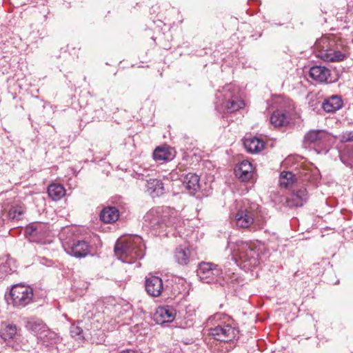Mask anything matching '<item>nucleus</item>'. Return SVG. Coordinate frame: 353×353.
I'll return each mask as SVG.
<instances>
[{"instance_id":"0eeeda50","label":"nucleus","mask_w":353,"mask_h":353,"mask_svg":"<svg viewBox=\"0 0 353 353\" xmlns=\"http://www.w3.org/2000/svg\"><path fill=\"white\" fill-rule=\"evenodd\" d=\"M10 296L14 307H23L32 301L33 290L30 286L15 284L10 290Z\"/></svg>"},{"instance_id":"f257e3e1","label":"nucleus","mask_w":353,"mask_h":353,"mask_svg":"<svg viewBox=\"0 0 353 353\" xmlns=\"http://www.w3.org/2000/svg\"><path fill=\"white\" fill-rule=\"evenodd\" d=\"M316 57L326 62H338L345 59L348 49L342 41L334 36H323L314 43Z\"/></svg>"},{"instance_id":"4be33fe9","label":"nucleus","mask_w":353,"mask_h":353,"mask_svg":"<svg viewBox=\"0 0 353 353\" xmlns=\"http://www.w3.org/2000/svg\"><path fill=\"white\" fill-rule=\"evenodd\" d=\"M264 146L263 141L256 137L244 139V148L250 153L259 152Z\"/></svg>"},{"instance_id":"9d476101","label":"nucleus","mask_w":353,"mask_h":353,"mask_svg":"<svg viewBox=\"0 0 353 353\" xmlns=\"http://www.w3.org/2000/svg\"><path fill=\"white\" fill-rule=\"evenodd\" d=\"M65 252L75 258H84L90 253L91 247L85 241H76L64 245Z\"/></svg>"},{"instance_id":"f03ea898","label":"nucleus","mask_w":353,"mask_h":353,"mask_svg":"<svg viewBox=\"0 0 353 353\" xmlns=\"http://www.w3.org/2000/svg\"><path fill=\"white\" fill-rule=\"evenodd\" d=\"M114 253L124 263H132L135 260L142 259L145 254L142 238L134 236L117 241L114 246Z\"/></svg>"},{"instance_id":"473e14b6","label":"nucleus","mask_w":353,"mask_h":353,"mask_svg":"<svg viewBox=\"0 0 353 353\" xmlns=\"http://www.w3.org/2000/svg\"><path fill=\"white\" fill-rule=\"evenodd\" d=\"M295 181V175L291 172H282L280 174L279 183L283 188H288Z\"/></svg>"},{"instance_id":"9b49d317","label":"nucleus","mask_w":353,"mask_h":353,"mask_svg":"<svg viewBox=\"0 0 353 353\" xmlns=\"http://www.w3.org/2000/svg\"><path fill=\"white\" fill-rule=\"evenodd\" d=\"M248 204L249 206L244 209V229L252 224L259 225L263 221L259 205L256 203Z\"/></svg>"},{"instance_id":"5701e85b","label":"nucleus","mask_w":353,"mask_h":353,"mask_svg":"<svg viewBox=\"0 0 353 353\" xmlns=\"http://www.w3.org/2000/svg\"><path fill=\"white\" fill-rule=\"evenodd\" d=\"M119 212L115 207H106L100 213V219L105 223H112L118 220Z\"/></svg>"},{"instance_id":"423d86ee","label":"nucleus","mask_w":353,"mask_h":353,"mask_svg":"<svg viewBox=\"0 0 353 353\" xmlns=\"http://www.w3.org/2000/svg\"><path fill=\"white\" fill-rule=\"evenodd\" d=\"M169 208H158L148 212L145 216V221L148 222L149 226L153 229L163 228L174 226L176 223V217L170 215Z\"/></svg>"},{"instance_id":"39448f33","label":"nucleus","mask_w":353,"mask_h":353,"mask_svg":"<svg viewBox=\"0 0 353 353\" xmlns=\"http://www.w3.org/2000/svg\"><path fill=\"white\" fill-rule=\"evenodd\" d=\"M230 316L223 313H216L208 319L210 322H220L214 327L209 330V334L214 339L223 342H228L234 339L236 335V330L234 327L226 322L229 321Z\"/></svg>"},{"instance_id":"c85d7f7f","label":"nucleus","mask_w":353,"mask_h":353,"mask_svg":"<svg viewBox=\"0 0 353 353\" xmlns=\"http://www.w3.org/2000/svg\"><path fill=\"white\" fill-rule=\"evenodd\" d=\"M41 226V224L37 225H30L26 228V235L30 241H39L41 240V234L42 231V230L40 228Z\"/></svg>"},{"instance_id":"dca6fc26","label":"nucleus","mask_w":353,"mask_h":353,"mask_svg":"<svg viewBox=\"0 0 353 353\" xmlns=\"http://www.w3.org/2000/svg\"><path fill=\"white\" fill-rule=\"evenodd\" d=\"M309 76L319 83H331V73L330 69L323 65H314L309 70Z\"/></svg>"},{"instance_id":"72a5a7b5","label":"nucleus","mask_w":353,"mask_h":353,"mask_svg":"<svg viewBox=\"0 0 353 353\" xmlns=\"http://www.w3.org/2000/svg\"><path fill=\"white\" fill-rule=\"evenodd\" d=\"M27 327L31 330L37 337L40 336L43 330H46V325L41 321H30L28 322Z\"/></svg>"},{"instance_id":"58836bf2","label":"nucleus","mask_w":353,"mask_h":353,"mask_svg":"<svg viewBox=\"0 0 353 353\" xmlns=\"http://www.w3.org/2000/svg\"><path fill=\"white\" fill-rule=\"evenodd\" d=\"M121 353H141V352H139L135 351V350H124Z\"/></svg>"},{"instance_id":"1a4fd4ad","label":"nucleus","mask_w":353,"mask_h":353,"mask_svg":"<svg viewBox=\"0 0 353 353\" xmlns=\"http://www.w3.org/2000/svg\"><path fill=\"white\" fill-rule=\"evenodd\" d=\"M222 274V270L212 263L201 262L196 270V275L199 279L205 283H214L216 278Z\"/></svg>"},{"instance_id":"f3484780","label":"nucleus","mask_w":353,"mask_h":353,"mask_svg":"<svg viewBox=\"0 0 353 353\" xmlns=\"http://www.w3.org/2000/svg\"><path fill=\"white\" fill-rule=\"evenodd\" d=\"M330 139L328 132L321 130H313L309 131L304 137L305 143L327 144Z\"/></svg>"},{"instance_id":"4468645a","label":"nucleus","mask_w":353,"mask_h":353,"mask_svg":"<svg viewBox=\"0 0 353 353\" xmlns=\"http://www.w3.org/2000/svg\"><path fill=\"white\" fill-rule=\"evenodd\" d=\"M193 259L192 251L188 245H180L174 251V259L180 265H188Z\"/></svg>"},{"instance_id":"20e7f679","label":"nucleus","mask_w":353,"mask_h":353,"mask_svg":"<svg viewBox=\"0 0 353 353\" xmlns=\"http://www.w3.org/2000/svg\"><path fill=\"white\" fill-rule=\"evenodd\" d=\"M268 105L275 109L270 118L272 125L274 127H281L290 123L291 113L294 108L291 100L281 96L273 97L268 101Z\"/></svg>"},{"instance_id":"aec40b11","label":"nucleus","mask_w":353,"mask_h":353,"mask_svg":"<svg viewBox=\"0 0 353 353\" xmlns=\"http://www.w3.org/2000/svg\"><path fill=\"white\" fill-rule=\"evenodd\" d=\"M243 201H235L230 207V219L232 225L239 228H243Z\"/></svg>"},{"instance_id":"7ed1b4c3","label":"nucleus","mask_w":353,"mask_h":353,"mask_svg":"<svg viewBox=\"0 0 353 353\" xmlns=\"http://www.w3.org/2000/svg\"><path fill=\"white\" fill-rule=\"evenodd\" d=\"M243 107V100L239 89L227 85L216 94L215 108L220 113H232Z\"/></svg>"},{"instance_id":"4c0bfd02","label":"nucleus","mask_w":353,"mask_h":353,"mask_svg":"<svg viewBox=\"0 0 353 353\" xmlns=\"http://www.w3.org/2000/svg\"><path fill=\"white\" fill-rule=\"evenodd\" d=\"M82 332L83 330L79 326L72 325L70 327V334L72 337L78 336L80 339Z\"/></svg>"},{"instance_id":"a878e982","label":"nucleus","mask_w":353,"mask_h":353,"mask_svg":"<svg viewBox=\"0 0 353 353\" xmlns=\"http://www.w3.org/2000/svg\"><path fill=\"white\" fill-rule=\"evenodd\" d=\"M65 193L64 187L61 184L53 183L48 186V194L54 201L61 199Z\"/></svg>"},{"instance_id":"412c9836","label":"nucleus","mask_w":353,"mask_h":353,"mask_svg":"<svg viewBox=\"0 0 353 353\" xmlns=\"http://www.w3.org/2000/svg\"><path fill=\"white\" fill-rule=\"evenodd\" d=\"M183 185L190 194L194 195L200 188L199 176L190 172L183 177Z\"/></svg>"},{"instance_id":"ddd939ff","label":"nucleus","mask_w":353,"mask_h":353,"mask_svg":"<svg viewBox=\"0 0 353 353\" xmlns=\"http://www.w3.org/2000/svg\"><path fill=\"white\" fill-rule=\"evenodd\" d=\"M145 288L149 295L158 297L161 295L164 289L163 280L159 276L149 275L145 279Z\"/></svg>"},{"instance_id":"bb28decb","label":"nucleus","mask_w":353,"mask_h":353,"mask_svg":"<svg viewBox=\"0 0 353 353\" xmlns=\"http://www.w3.org/2000/svg\"><path fill=\"white\" fill-rule=\"evenodd\" d=\"M242 242H237L231 245L232 259L235 264L241 268L242 265Z\"/></svg>"},{"instance_id":"ea45409f","label":"nucleus","mask_w":353,"mask_h":353,"mask_svg":"<svg viewBox=\"0 0 353 353\" xmlns=\"http://www.w3.org/2000/svg\"><path fill=\"white\" fill-rule=\"evenodd\" d=\"M181 230H177V234L179 235V236H181Z\"/></svg>"},{"instance_id":"6ab92c4d","label":"nucleus","mask_w":353,"mask_h":353,"mask_svg":"<svg viewBox=\"0 0 353 353\" xmlns=\"http://www.w3.org/2000/svg\"><path fill=\"white\" fill-rule=\"evenodd\" d=\"M343 106V101L340 95L334 94L324 99L321 107L327 113H334L341 109Z\"/></svg>"},{"instance_id":"2eb2a0df","label":"nucleus","mask_w":353,"mask_h":353,"mask_svg":"<svg viewBox=\"0 0 353 353\" xmlns=\"http://www.w3.org/2000/svg\"><path fill=\"white\" fill-rule=\"evenodd\" d=\"M176 314V309L170 305L159 307L154 315V319L158 324L172 322Z\"/></svg>"},{"instance_id":"c756f323","label":"nucleus","mask_w":353,"mask_h":353,"mask_svg":"<svg viewBox=\"0 0 353 353\" xmlns=\"http://www.w3.org/2000/svg\"><path fill=\"white\" fill-rule=\"evenodd\" d=\"M153 158L156 161H166L172 159V154L166 147H157L153 152Z\"/></svg>"},{"instance_id":"cd10ccee","label":"nucleus","mask_w":353,"mask_h":353,"mask_svg":"<svg viewBox=\"0 0 353 353\" xmlns=\"http://www.w3.org/2000/svg\"><path fill=\"white\" fill-rule=\"evenodd\" d=\"M39 339H40L46 346L57 343L59 340L57 334L49 330L47 327L46 330H43V331L41 332Z\"/></svg>"},{"instance_id":"6e6552de","label":"nucleus","mask_w":353,"mask_h":353,"mask_svg":"<svg viewBox=\"0 0 353 353\" xmlns=\"http://www.w3.org/2000/svg\"><path fill=\"white\" fill-rule=\"evenodd\" d=\"M152 173L153 170H144L143 172L136 174L138 179L146 181V192L152 197L160 196L165 193L164 185L159 179L150 178L152 176Z\"/></svg>"},{"instance_id":"a211bd4d","label":"nucleus","mask_w":353,"mask_h":353,"mask_svg":"<svg viewBox=\"0 0 353 353\" xmlns=\"http://www.w3.org/2000/svg\"><path fill=\"white\" fill-rule=\"evenodd\" d=\"M308 198L307 190L301 188L294 190L287 198V205L290 207H301L307 201Z\"/></svg>"},{"instance_id":"b1692460","label":"nucleus","mask_w":353,"mask_h":353,"mask_svg":"<svg viewBox=\"0 0 353 353\" xmlns=\"http://www.w3.org/2000/svg\"><path fill=\"white\" fill-rule=\"evenodd\" d=\"M259 254L257 252L248 247L246 248L244 247V269L247 268L249 269L250 268L256 267L259 265Z\"/></svg>"},{"instance_id":"c9c22d12","label":"nucleus","mask_w":353,"mask_h":353,"mask_svg":"<svg viewBox=\"0 0 353 353\" xmlns=\"http://www.w3.org/2000/svg\"><path fill=\"white\" fill-rule=\"evenodd\" d=\"M23 212L22 206H14L9 210L8 215L10 219L19 220L21 219Z\"/></svg>"},{"instance_id":"7c9ffc66","label":"nucleus","mask_w":353,"mask_h":353,"mask_svg":"<svg viewBox=\"0 0 353 353\" xmlns=\"http://www.w3.org/2000/svg\"><path fill=\"white\" fill-rule=\"evenodd\" d=\"M17 334V327L14 324H3L0 330V336L4 340L12 339Z\"/></svg>"},{"instance_id":"f8f14e48","label":"nucleus","mask_w":353,"mask_h":353,"mask_svg":"<svg viewBox=\"0 0 353 353\" xmlns=\"http://www.w3.org/2000/svg\"><path fill=\"white\" fill-rule=\"evenodd\" d=\"M339 140L341 143H347V148L340 154V159L343 163L349 165L353 161V131L343 132L339 136Z\"/></svg>"},{"instance_id":"2f4dec72","label":"nucleus","mask_w":353,"mask_h":353,"mask_svg":"<svg viewBox=\"0 0 353 353\" xmlns=\"http://www.w3.org/2000/svg\"><path fill=\"white\" fill-rule=\"evenodd\" d=\"M15 268V261L12 258H8L4 263L0 264V278L14 272Z\"/></svg>"},{"instance_id":"e433bc0d","label":"nucleus","mask_w":353,"mask_h":353,"mask_svg":"<svg viewBox=\"0 0 353 353\" xmlns=\"http://www.w3.org/2000/svg\"><path fill=\"white\" fill-rule=\"evenodd\" d=\"M243 161L239 162L234 169L235 176L241 181H243Z\"/></svg>"},{"instance_id":"393cba45","label":"nucleus","mask_w":353,"mask_h":353,"mask_svg":"<svg viewBox=\"0 0 353 353\" xmlns=\"http://www.w3.org/2000/svg\"><path fill=\"white\" fill-rule=\"evenodd\" d=\"M254 168L253 167L251 162L244 159V183L248 182L252 185L249 187H244V190L246 189L248 191L252 188L256 181L255 173L254 172Z\"/></svg>"},{"instance_id":"f704fd0d","label":"nucleus","mask_w":353,"mask_h":353,"mask_svg":"<svg viewBox=\"0 0 353 353\" xmlns=\"http://www.w3.org/2000/svg\"><path fill=\"white\" fill-rule=\"evenodd\" d=\"M186 282L183 278H176L175 284L172 286L173 294L174 295L181 294L186 289Z\"/></svg>"}]
</instances>
